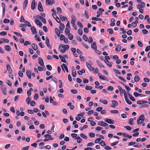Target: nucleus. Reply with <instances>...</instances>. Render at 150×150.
Wrapping results in <instances>:
<instances>
[{
    "mask_svg": "<svg viewBox=\"0 0 150 150\" xmlns=\"http://www.w3.org/2000/svg\"><path fill=\"white\" fill-rule=\"evenodd\" d=\"M86 64L87 67L91 71H94L95 70V68L91 66L93 65V62L91 60H88V62H86Z\"/></svg>",
    "mask_w": 150,
    "mask_h": 150,
    "instance_id": "nucleus-1",
    "label": "nucleus"
},
{
    "mask_svg": "<svg viewBox=\"0 0 150 150\" xmlns=\"http://www.w3.org/2000/svg\"><path fill=\"white\" fill-rule=\"evenodd\" d=\"M145 117L144 115H142L140 116L137 119V123L138 125L141 124L144 121Z\"/></svg>",
    "mask_w": 150,
    "mask_h": 150,
    "instance_id": "nucleus-2",
    "label": "nucleus"
},
{
    "mask_svg": "<svg viewBox=\"0 0 150 150\" xmlns=\"http://www.w3.org/2000/svg\"><path fill=\"white\" fill-rule=\"evenodd\" d=\"M124 96L125 100L127 103L128 104H132V102L128 99L127 96V95L126 92H125L124 93Z\"/></svg>",
    "mask_w": 150,
    "mask_h": 150,
    "instance_id": "nucleus-3",
    "label": "nucleus"
},
{
    "mask_svg": "<svg viewBox=\"0 0 150 150\" xmlns=\"http://www.w3.org/2000/svg\"><path fill=\"white\" fill-rule=\"evenodd\" d=\"M145 6V3L142 1L139 4L137 5V9H140L141 8H143Z\"/></svg>",
    "mask_w": 150,
    "mask_h": 150,
    "instance_id": "nucleus-4",
    "label": "nucleus"
},
{
    "mask_svg": "<svg viewBox=\"0 0 150 150\" xmlns=\"http://www.w3.org/2000/svg\"><path fill=\"white\" fill-rule=\"evenodd\" d=\"M61 67L63 72L64 73L65 72L64 69H65L67 72L68 73L69 72L68 69L67 67L65 64L64 63L62 64L61 65Z\"/></svg>",
    "mask_w": 150,
    "mask_h": 150,
    "instance_id": "nucleus-5",
    "label": "nucleus"
},
{
    "mask_svg": "<svg viewBox=\"0 0 150 150\" xmlns=\"http://www.w3.org/2000/svg\"><path fill=\"white\" fill-rule=\"evenodd\" d=\"M63 45H60L59 47V49L61 52L64 53L66 51L65 48L64 47V45L62 44Z\"/></svg>",
    "mask_w": 150,
    "mask_h": 150,
    "instance_id": "nucleus-6",
    "label": "nucleus"
},
{
    "mask_svg": "<svg viewBox=\"0 0 150 150\" xmlns=\"http://www.w3.org/2000/svg\"><path fill=\"white\" fill-rule=\"evenodd\" d=\"M98 125L102 127H105L108 125V124L102 121H99L98 123Z\"/></svg>",
    "mask_w": 150,
    "mask_h": 150,
    "instance_id": "nucleus-7",
    "label": "nucleus"
},
{
    "mask_svg": "<svg viewBox=\"0 0 150 150\" xmlns=\"http://www.w3.org/2000/svg\"><path fill=\"white\" fill-rule=\"evenodd\" d=\"M38 9L40 11L42 12L43 11V10L42 8V4L40 1H39L38 2Z\"/></svg>",
    "mask_w": 150,
    "mask_h": 150,
    "instance_id": "nucleus-8",
    "label": "nucleus"
},
{
    "mask_svg": "<svg viewBox=\"0 0 150 150\" xmlns=\"http://www.w3.org/2000/svg\"><path fill=\"white\" fill-rule=\"evenodd\" d=\"M105 121L107 123L110 124H114L115 123L114 121L113 120L109 118L106 119L105 120Z\"/></svg>",
    "mask_w": 150,
    "mask_h": 150,
    "instance_id": "nucleus-9",
    "label": "nucleus"
},
{
    "mask_svg": "<svg viewBox=\"0 0 150 150\" xmlns=\"http://www.w3.org/2000/svg\"><path fill=\"white\" fill-rule=\"evenodd\" d=\"M7 70L9 72V74H12L13 71L11 68L9 64L6 65Z\"/></svg>",
    "mask_w": 150,
    "mask_h": 150,
    "instance_id": "nucleus-10",
    "label": "nucleus"
},
{
    "mask_svg": "<svg viewBox=\"0 0 150 150\" xmlns=\"http://www.w3.org/2000/svg\"><path fill=\"white\" fill-rule=\"evenodd\" d=\"M118 87L120 92V93L121 96H122L123 94V93H124L125 92H126L125 89H122V87L118 85Z\"/></svg>",
    "mask_w": 150,
    "mask_h": 150,
    "instance_id": "nucleus-11",
    "label": "nucleus"
},
{
    "mask_svg": "<svg viewBox=\"0 0 150 150\" xmlns=\"http://www.w3.org/2000/svg\"><path fill=\"white\" fill-rule=\"evenodd\" d=\"M6 88L5 86L2 85L1 87V90L3 91L4 94V95H6Z\"/></svg>",
    "mask_w": 150,
    "mask_h": 150,
    "instance_id": "nucleus-12",
    "label": "nucleus"
},
{
    "mask_svg": "<svg viewBox=\"0 0 150 150\" xmlns=\"http://www.w3.org/2000/svg\"><path fill=\"white\" fill-rule=\"evenodd\" d=\"M112 105L111 106V107L112 108H115V106H117L118 105V102L116 100H112Z\"/></svg>",
    "mask_w": 150,
    "mask_h": 150,
    "instance_id": "nucleus-13",
    "label": "nucleus"
},
{
    "mask_svg": "<svg viewBox=\"0 0 150 150\" xmlns=\"http://www.w3.org/2000/svg\"><path fill=\"white\" fill-rule=\"evenodd\" d=\"M35 0H33L31 3V8L32 10H34L35 8Z\"/></svg>",
    "mask_w": 150,
    "mask_h": 150,
    "instance_id": "nucleus-14",
    "label": "nucleus"
},
{
    "mask_svg": "<svg viewBox=\"0 0 150 150\" xmlns=\"http://www.w3.org/2000/svg\"><path fill=\"white\" fill-rule=\"evenodd\" d=\"M98 75L99 78L103 80H106L107 79V78L106 77L102 76L100 73H98Z\"/></svg>",
    "mask_w": 150,
    "mask_h": 150,
    "instance_id": "nucleus-15",
    "label": "nucleus"
},
{
    "mask_svg": "<svg viewBox=\"0 0 150 150\" xmlns=\"http://www.w3.org/2000/svg\"><path fill=\"white\" fill-rule=\"evenodd\" d=\"M30 30L32 32V34H35L37 33L36 30L34 27L32 26L30 28Z\"/></svg>",
    "mask_w": 150,
    "mask_h": 150,
    "instance_id": "nucleus-16",
    "label": "nucleus"
},
{
    "mask_svg": "<svg viewBox=\"0 0 150 150\" xmlns=\"http://www.w3.org/2000/svg\"><path fill=\"white\" fill-rule=\"evenodd\" d=\"M4 49L5 50L10 52L11 51V47L8 45H6L4 46Z\"/></svg>",
    "mask_w": 150,
    "mask_h": 150,
    "instance_id": "nucleus-17",
    "label": "nucleus"
},
{
    "mask_svg": "<svg viewBox=\"0 0 150 150\" xmlns=\"http://www.w3.org/2000/svg\"><path fill=\"white\" fill-rule=\"evenodd\" d=\"M91 47L94 50H96L97 47L96 46V42H94L91 45Z\"/></svg>",
    "mask_w": 150,
    "mask_h": 150,
    "instance_id": "nucleus-18",
    "label": "nucleus"
},
{
    "mask_svg": "<svg viewBox=\"0 0 150 150\" xmlns=\"http://www.w3.org/2000/svg\"><path fill=\"white\" fill-rule=\"evenodd\" d=\"M1 5L3 8V15L4 16L5 11V6L4 3H2L1 4Z\"/></svg>",
    "mask_w": 150,
    "mask_h": 150,
    "instance_id": "nucleus-19",
    "label": "nucleus"
},
{
    "mask_svg": "<svg viewBox=\"0 0 150 150\" xmlns=\"http://www.w3.org/2000/svg\"><path fill=\"white\" fill-rule=\"evenodd\" d=\"M38 63L41 66H43L44 63L43 62V60L40 57H39L38 58Z\"/></svg>",
    "mask_w": 150,
    "mask_h": 150,
    "instance_id": "nucleus-20",
    "label": "nucleus"
},
{
    "mask_svg": "<svg viewBox=\"0 0 150 150\" xmlns=\"http://www.w3.org/2000/svg\"><path fill=\"white\" fill-rule=\"evenodd\" d=\"M35 22L37 25H38L40 26H41L42 25V23L39 20H35Z\"/></svg>",
    "mask_w": 150,
    "mask_h": 150,
    "instance_id": "nucleus-21",
    "label": "nucleus"
},
{
    "mask_svg": "<svg viewBox=\"0 0 150 150\" xmlns=\"http://www.w3.org/2000/svg\"><path fill=\"white\" fill-rule=\"evenodd\" d=\"M55 31L58 37H59L60 36V32L59 30L57 28H55Z\"/></svg>",
    "mask_w": 150,
    "mask_h": 150,
    "instance_id": "nucleus-22",
    "label": "nucleus"
},
{
    "mask_svg": "<svg viewBox=\"0 0 150 150\" xmlns=\"http://www.w3.org/2000/svg\"><path fill=\"white\" fill-rule=\"evenodd\" d=\"M96 63L98 64L100 67H103L104 69L105 68V67L102 65V63L100 62L99 60H96Z\"/></svg>",
    "mask_w": 150,
    "mask_h": 150,
    "instance_id": "nucleus-23",
    "label": "nucleus"
},
{
    "mask_svg": "<svg viewBox=\"0 0 150 150\" xmlns=\"http://www.w3.org/2000/svg\"><path fill=\"white\" fill-rule=\"evenodd\" d=\"M59 39L61 40L64 41V42L65 44L68 43V38H59Z\"/></svg>",
    "mask_w": 150,
    "mask_h": 150,
    "instance_id": "nucleus-24",
    "label": "nucleus"
},
{
    "mask_svg": "<svg viewBox=\"0 0 150 150\" xmlns=\"http://www.w3.org/2000/svg\"><path fill=\"white\" fill-rule=\"evenodd\" d=\"M140 78L138 75L135 76L134 80L136 82H138L140 80Z\"/></svg>",
    "mask_w": 150,
    "mask_h": 150,
    "instance_id": "nucleus-25",
    "label": "nucleus"
},
{
    "mask_svg": "<svg viewBox=\"0 0 150 150\" xmlns=\"http://www.w3.org/2000/svg\"><path fill=\"white\" fill-rule=\"evenodd\" d=\"M104 11V9H103L100 8L99 9V11L97 12V13L101 15L102 14V12Z\"/></svg>",
    "mask_w": 150,
    "mask_h": 150,
    "instance_id": "nucleus-26",
    "label": "nucleus"
},
{
    "mask_svg": "<svg viewBox=\"0 0 150 150\" xmlns=\"http://www.w3.org/2000/svg\"><path fill=\"white\" fill-rule=\"evenodd\" d=\"M60 25L59 27V29L61 31H63L64 28V25L62 23H60Z\"/></svg>",
    "mask_w": 150,
    "mask_h": 150,
    "instance_id": "nucleus-27",
    "label": "nucleus"
},
{
    "mask_svg": "<svg viewBox=\"0 0 150 150\" xmlns=\"http://www.w3.org/2000/svg\"><path fill=\"white\" fill-rule=\"evenodd\" d=\"M75 139H77V142L78 143H81L82 141V139L79 137H78Z\"/></svg>",
    "mask_w": 150,
    "mask_h": 150,
    "instance_id": "nucleus-28",
    "label": "nucleus"
},
{
    "mask_svg": "<svg viewBox=\"0 0 150 150\" xmlns=\"http://www.w3.org/2000/svg\"><path fill=\"white\" fill-rule=\"evenodd\" d=\"M26 75L29 79H30L31 78V72L30 71H27L26 72Z\"/></svg>",
    "mask_w": 150,
    "mask_h": 150,
    "instance_id": "nucleus-29",
    "label": "nucleus"
},
{
    "mask_svg": "<svg viewBox=\"0 0 150 150\" xmlns=\"http://www.w3.org/2000/svg\"><path fill=\"white\" fill-rule=\"evenodd\" d=\"M59 57L60 59H61V61L64 63H66V60L64 57L62 56L61 55H59Z\"/></svg>",
    "mask_w": 150,
    "mask_h": 150,
    "instance_id": "nucleus-30",
    "label": "nucleus"
},
{
    "mask_svg": "<svg viewBox=\"0 0 150 150\" xmlns=\"http://www.w3.org/2000/svg\"><path fill=\"white\" fill-rule=\"evenodd\" d=\"M32 47L33 50H36L38 48L37 45L36 44L34 43L32 44Z\"/></svg>",
    "mask_w": 150,
    "mask_h": 150,
    "instance_id": "nucleus-31",
    "label": "nucleus"
},
{
    "mask_svg": "<svg viewBox=\"0 0 150 150\" xmlns=\"http://www.w3.org/2000/svg\"><path fill=\"white\" fill-rule=\"evenodd\" d=\"M111 23L110 24V26H114L115 24V23H114V22H115V19L114 18H112L111 19Z\"/></svg>",
    "mask_w": 150,
    "mask_h": 150,
    "instance_id": "nucleus-32",
    "label": "nucleus"
},
{
    "mask_svg": "<svg viewBox=\"0 0 150 150\" xmlns=\"http://www.w3.org/2000/svg\"><path fill=\"white\" fill-rule=\"evenodd\" d=\"M60 18L61 20L62 21H64L65 20H67V18L65 16H63L61 15L60 16Z\"/></svg>",
    "mask_w": 150,
    "mask_h": 150,
    "instance_id": "nucleus-33",
    "label": "nucleus"
},
{
    "mask_svg": "<svg viewBox=\"0 0 150 150\" xmlns=\"http://www.w3.org/2000/svg\"><path fill=\"white\" fill-rule=\"evenodd\" d=\"M91 19L92 20H95V21H102V19L101 18L98 17H93Z\"/></svg>",
    "mask_w": 150,
    "mask_h": 150,
    "instance_id": "nucleus-34",
    "label": "nucleus"
},
{
    "mask_svg": "<svg viewBox=\"0 0 150 150\" xmlns=\"http://www.w3.org/2000/svg\"><path fill=\"white\" fill-rule=\"evenodd\" d=\"M105 62L107 65L109 67H111L112 66V64L108 60H104Z\"/></svg>",
    "mask_w": 150,
    "mask_h": 150,
    "instance_id": "nucleus-35",
    "label": "nucleus"
},
{
    "mask_svg": "<svg viewBox=\"0 0 150 150\" xmlns=\"http://www.w3.org/2000/svg\"><path fill=\"white\" fill-rule=\"evenodd\" d=\"M107 32L109 34H112L113 33V30L112 29L109 28L107 30Z\"/></svg>",
    "mask_w": 150,
    "mask_h": 150,
    "instance_id": "nucleus-36",
    "label": "nucleus"
},
{
    "mask_svg": "<svg viewBox=\"0 0 150 150\" xmlns=\"http://www.w3.org/2000/svg\"><path fill=\"white\" fill-rule=\"evenodd\" d=\"M44 148H45L46 149H51V146L50 145H47L44 147H43L41 146L40 148V149H44Z\"/></svg>",
    "mask_w": 150,
    "mask_h": 150,
    "instance_id": "nucleus-37",
    "label": "nucleus"
},
{
    "mask_svg": "<svg viewBox=\"0 0 150 150\" xmlns=\"http://www.w3.org/2000/svg\"><path fill=\"white\" fill-rule=\"evenodd\" d=\"M121 49V46L120 45H117L115 48V50L117 52L120 51Z\"/></svg>",
    "mask_w": 150,
    "mask_h": 150,
    "instance_id": "nucleus-38",
    "label": "nucleus"
},
{
    "mask_svg": "<svg viewBox=\"0 0 150 150\" xmlns=\"http://www.w3.org/2000/svg\"><path fill=\"white\" fill-rule=\"evenodd\" d=\"M84 16L87 19H88L89 18L88 12L86 10L84 11Z\"/></svg>",
    "mask_w": 150,
    "mask_h": 150,
    "instance_id": "nucleus-39",
    "label": "nucleus"
},
{
    "mask_svg": "<svg viewBox=\"0 0 150 150\" xmlns=\"http://www.w3.org/2000/svg\"><path fill=\"white\" fill-rule=\"evenodd\" d=\"M69 39L71 40L72 44L74 45H76V44L77 41L76 40H73V38H69Z\"/></svg>",
    "mask_w": 150,
    "mask_h": 150,
    "instance_id": "nucleus-40",
    "label": "nucleus"
},
{
    "mask_svg": "<svg viewBox=\"0 0 150 150\" xmlns=\"http://www.w3.org/2000/svg\"><path fill=\"white\" fill-rule=\"evenodd\" d=\"M45 43L47 46L49 47H50V42L48 38H46Z\"/></svg>",
    "mask_w": 150,
    "mask_h": 150,
    "instance_id": "nucleus-41",
    "label": "nucleus"
},
{
    "mask_svg": "<svg viewBox=\"0 0 150 150\" xmlns=\"http://www.w3.org/2000/svg\"><path fill=\"white\" fill-rule=\"evenodd\" d=\"M1 40L3 42V43L4 42V43H8L9 42V40L7 39H5L4 38H1Z\"/></svg>",
    "mask_w": 150,
    "mask_h": 150,
    "instance_id": "nucleus-42",
    "label": "nucleus"
},
{
    "mask_svg": "<svg viewBox=\"0 0 150 150\" xmlns=\"http://www.w3.org/2000/svg\"><path fill=\"white\" fill-rule=\"evenodd\" d=\"M99 102L102 103L104 104L105 105H106L108 104V101L106 100H99Z\"/></svg>",
    "mask_w": 150,
    "mask_h": 150,
    "instance_id": "nucleus-43",
    "label": "nucleus"
},
{
    "mask_svg": "<svg viewBox=\"0 0 150 150\" xmlns=\"http://www.w3.org/2000/svg\"><path fill=\"white\" fill-rule=\"evenodd\" d=\"M92 87L91 86L88 85L86 86L85 87V89L87 90H90L92 89Z\"/></svg>",
    "mask_w": 150,
    "mask_h": 150,
    "instance_id": "nucleus-44",
    "label": "nucleus"
},
{
    "mask_svg": "<svg viewBox=\"0 0 150 150\" xmlns=\"http://www.w3.org/2000/svg\"><path fill=\"white\" fill-rule=\"evenodd\" d=\"M71 74L72 76L75 77L76 76V71H75L74 72V70H72V71Z\"/></svg>",
    "mask_w": 150,
    "mask_h": 150,
    "instance_id": "nucleus-45",
    "label": "nucleus"
},
{
    "mask_svg": "<svg viewBox=\"0 0 150 150\" xmlns=\"http://www.w3.org/2000/svg\"><path fill=\"white\" fill-rule=\"evenodd\" d=\"M100 144L102 146H104L106 145V144L105 142L103 140H101L100 143Z\"/></svg>",
    "mask_w": 150,
    "mask_h": 150,
    "instance_id": "nucleus-46",
    "label": "nucleus"
},
{
    "mask_svg": "<svg viewBox=\"0 0 150 150\" xmlns=\"http://www.w3.org/2000/svg\"><path fill=\"white\" fill-rule=\"evenodd\" d=\"M113 71L116 74L120 75L121 74V73L117 69H114Z\"/></svg>",
    "mask_w": 150,
    "mask_h": 150,
    "instance_id": "nucleus-47",
    "label": "nucleus"
},
{
    "mask_svg": "<svg viewBox=\"0 0 150 150\" xmlns=\"http://www.w3.org/2000/svg\"><path fill=\"white\" fill-rule=\"evenodd\" d=\"M80 135L81 137L83 139H86L87 138V137L83 133H81Z\"/></svg>",
    "mask_w": 150,
    "mask_h": 150,
    "instance_id": "nucleus-48",
    "label": "nucleus"
},
{
    "mask_svg": "<svg viewBox=\"0 0 150 150\" xmlns=\"http://www.w3.org/2000/svg\"><path fill=\"white\" fill-rule=\"evenodd\" d=\"M46 67L47 69L49 71H50L52 69V67L50 65H47L46 66Z\"/></svg>",
    "mask_w": 150,
    "mask_h": 150,
    "instance_id": "nucleus-49",
    "label": "nucleus"
},
{
    "mask_svg": "<svg viewBox=\"0 0 150 150\" xmlns=\"http://www.w3.org/2000/svg\"><path fill=\"white\" fill-rule=\"evenodd\" d=\"M120 30L121 31H122V32L121 33V34L126 33V31L125 30V29L124 28H120Z\"/></svg>",
    "mask_w": 150,
    "mask_h": 150,
    "instance_id": "nucleus-50",
    "label": "nucleus"
},
{
    "mask_svg": "<svg viewBox=\"0 0 150 150\" xmlns=\"http://www.w3.org/2000/svg\"><path fill=\"white\" fill-rule=\"evenodd\" d=\"M6 83L7 84L10 86L11 87L12 86V83L9 80L6 81Z\"/></svg>",
    "mask_w": 150,
    "mask_h": 150,
    "instance_id": "nucleus-51",
    "label": "nucleus"
},
{
    "mask_svg": "<svg viewBox=\"0 0 150 150\" xmlns=\"http://www.w3.org/2000/svg\"><path fill=\"white\" fill-rule=\"evenodd\" d=\"M107 90L108 91H112L113 90V88L112 86H109L107 88Z\"/></svg>",
    "mask_w": 150,
    "mask_h": 150,
    "instance_id": "nucleus-52",
    "label": "nucleus"
},
{
    "mask_svg": "<svg viewBox=\"0 0 150 150\" xmlns=\"http://www.w3.org/2000/svg\"><path fill=\"white\" fill-rule=\"evenodd\" d=\"M22 91V89L21 88H18L17 90V92L19 94L21 93Z\"/></svg>",
    "mask_w": 150,
    "mask_h": 150,
    "instance_id": "nucleus-53",
    "label": "nucleus"
},
{
    "mask_svg": "<svg viewBox=\"0 0 150 150\" xmlns=\"http://www.w3.org/2000/svg\"><path fill=\"white\" fill-rule=\"evenodd\" d=\"M18 74L19 76L21 77H23V73L21 72V71H19L18 72Z\"/></svg>",
    "mask_w": 150,
    "mask_h": 150,
    "instance_id": "nucleus-54",
    "label": "nucleus"
},
{
    "mask_svg": "<svg viewBox=\"0 0 150 150\" xmlns=\"http://www.w3.org/2000/svg\"><path fill=\"white\" fill-rule=\"evenodd\" d=\"M129 98L132 101H135V99L134 97L132 96V95H129Z\"/></svg>",
    "mask_w": 150,
    "mask_h": 150,
    "instance_id": "nucleus-55",
    "label": "nucleus"
},
{
    "mask_svg": "<svg viewBox=\"0 0 150 150\" xmlns=\"http://www.w3.org/2000/svg\"><path fill=\"white\" fill-rule=\"evenodd\" d=\"M78 33L79 35H81L82 34L83 31L81 28L79 29L78 31Z\"/></svg>",
    "mask_w": 150,
    "mask_h": 150,
    "instance_id": "nucleus-56",
    "label": "nucleus"
},
{
    "mask_svg": "<svg viewBox=\"0 0 150 150\" xmlns=\"http://www.w3.org/2000/svg\"><path fill=\"white\" fill-rule=\"evenodd\" d=\"M88 127V125H86L83 126L82 127H81L80 128V130L82 131L83 130V129H86Z\"/></svg>",
    "mask_w": 150,
    "mask_h": 150,
    "instance_id": "nucleus-57",
    "label": "nucleus"
},
{
    "mask_svg": "<svg viewBox=\"0 0 150 150\" xmlns=\"http://www.w3.org/2000/svg\"><path fill=\"white\" fill-rule=\"evenodd\" d=\"M7 34V33L5 31H3L0 33V35L1 36H4L6 35Z\"/></svg>",
    "mask_w": 150,
    "mask_h": 150,
    "instance_id": "nucleus-58",
    "label": "nucleus"
},
{
    "mask_svg": "<svg viewBox=\"0 0 150 150\" xmlns=\"http://www.w3.org/2000/svg\"><path fill=\"white\" fill-rule=\"evenodd\" d=\"M101 140V139L100 138H98L95 140L94 142L96 143H98Z\"/></svg>",
    "mask_w": 150,
    "mask_h": 150,
    "instance_id": "nucleus-59",
    "label": "nucleus"
},
{
    "mask_svg": "<svg viewBox=\"0 0 150 150\" xmlns=\"http://www.w3.org/2000/svg\"><path fill=\"white\" fill-rule=\"evenodd\" d=\"M118 78L120 79V80L122 81L123 82H126V81L122 76H117Z\"/></svg>",
    "mask_w": 150,
    "mask_h": 150,
    "instance_id": "nucleus-60",
    "label": "nucleus"
},
{
    "mask_svg": "<svg viewBox=\"0 0 150 150\" xmlns=\"http://www.w3.org/2000/svg\"><path fill=\"white\" fill-rule=\"evenodd\" d=\"M38 98V95L37 93H36L34 97V99L35 100H37Z\"/></svg>",
    "mask_w": 150,
    "mask_h": 150,
    "instance_id": "nucleus-61",
    "label": "nucleus"
},
{
    "mask_svg": "<svg viewBox=\"0 0 150 150\" xmlns=\"http://www.w3.org/2000/svg\"><path fill=\"white\" fill-rule=\"evenodd\" d=\"M14 33L17 36L21 37L22 35L19 33L17 32H14Z\"/></svg>",
    "mask_w": 150,
    "mask_h": 150,
    "instance_id": "nucleus-62",
    "label": "nucleus"
},
{
    "mask_svg": "<svg viewBox=\"0 0 150 150\" xmlns=\"http://www.w3.org/2000/svg\"><path fill=\"white\" fill-rule=\"evenodd\" d=\"M142 33L143 34H146L148 33V31L146 29H143L142 30Z\"/></svg>",
    "mask_w": 150,
    "mask_h": 150,
    "instance_id": "nucleus-63",
    "label": "nucleus"
},
{
    "mask_svg": "<svg viewBox=\"0 0 150 150\" xmlns=\"http://www.w3.org/2000/svg\"><path fill=\"white\" fill-rule=\"evenodd\" d=\"M150 50V46H147L145 49V51L146 52H147Z\"/></svg>",
    "mask_w": 150,
    "mask_h": 150,
    "instance_id": "nucleus-64",
    "label": "nucleus"
}]
</instances>
